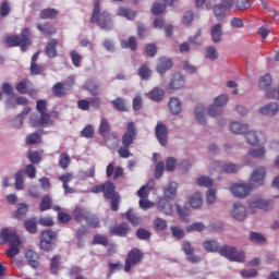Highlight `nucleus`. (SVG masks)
I'll return each mask as SVG.
<instances>
[{"instance_id": "nucleus-11", "label": "nucleus", "mask_w": 279, "mask_h": 279, "mask_svg": "<svg viewBox=\"0 0 279 279\" xmlns=\"http://www.w3.org/2000/svg\"><path fill=\"white\" fill-rule=\"evenodd\" d=\"M248 208H250V213L252 214L256 213L255 210L256 208L258 210H264L265 213H267L268 210H271V208H274V203L271 201H264L262 198H256L248 204Z\"/></svg>"}, {"instance_id": "nucleus-39", "label": "nucleus", "mask_w": 279, "mask_h": 279, "mask_svg": "<svg viewBox=\"0 0 279 279\" xmlns=\"http://www.w3.org/2000/svg\"><path fill=\"white\" fill-rule=\"evenodd\" d=\"M247 129V124L241 122H231L230 124V132H232V134H245Z\"/></svg>"}, {"instance_id": "nucleus-38", "label": "nucleus", "mask_w": 279, "mask_h": 279, "mask_svg": "<svg viewBox=\"0 0 279 279\" xmlns=\"http://www.w3.org/2000/svg\"><path fill=\"white\" fill-rule=\"evenodd\" d=\"M195 119L199 125H206V109L199 105L195 108Z\"/></svg>"}, {"instance_id": "nucleus-2", "label": "nucleus", "mask_w": 279, "mask_h": 279, "mask_svg": "<svg viewBox=\"0 0 279 279\" xmlns=\"http://www.w3.org/2000/svg\"><path fill=\"white\" fill-rule=\"evenodd\" d=\"M92 193H102L105 199H109L111 204V210L117 213L119 210V204H121V195L117 192V185L114 182L107 181L105 183L94 185L92 187Z\"/></svg>"}, {"instance_id": "nucleus-27", "label": "nucleus", "mask_w": 279, "mask_h": 279, "mask_svg": "<svg viewBox=\"0 0 279 279\" xmlns=\"http://www.w3.org/2000/svg\"><path fill=\"white\" fill-rule=\"evenodd\" d=\"M118 16H123L128 21H134L136 19V11L126 7H120L117 11Z\"/></svg>"}, {"instance_id": "nucleus-26", "label": "nucleus", "mask_w": 279, "mask_h": 279, "mask_svg": "<svg viewBox=\"0 0 279 279\" xmlns=\"http://www.w3.org/2000/svg\"><path fill=\"white\" fill-rule=\"evenodd\" d=\"M232 215L236 221H245V217H247V210L245 209V206L241 204H234Z\"/></svg>"}, {"instance_id": "nucleus-10", "label": "nucleus", "mask_w": 279, "mask_h": 279, "mask_svg": "<svg viewBox=\"0 0 279 279\" xmlns=\"http://www.w3.org/2000/svg\"><path fill=\"white\" fill-rule=\"evenodd\" d=\"M228 104V95L222 94L215 98V102L213 106L208 109L209 117H217L223 112V109L221 107L226 106Z\"/></svg>"}, {"instance_id": "nucleus-12", "label": "nucleus", "mask_w": 279, "mask_h": 279, "mask_svg": "<svg viewBox=\"0 0 279 279\" xmlns=\"http://www.w3.org/2000/svg\"><path fill=\"white\" fill-rule=\"evenodd\" d=\"M184 84H185L184 75L180 73H174L166 90L168 93H175V90H180L181 88H184Z\"/></svg>"}, {"instance_id": "nucleus-40", "label": "nucleus", "mask_w": 279, "mask_h": 279, "mask_svg": "<svg viewBox=\"0 0 279 279\" xmlns=\"http://www.w3.org/2000/svg\"><path fill=\"white\" fill-rule=\"evenodd\" d=\"M12 14V4L8 0L0 2V19H8V15Z\"/></svg>"}, {"instance_id": "nucleus-56", "label": "nucleus", "mask_w": 279, "mask_h": 279, "mask_svg": "<svg viewBox=\"0 0 279 279\" xmlns=\"http://www.w3.org/2000/svg\"><path fill=\"white\" fill-rule=\"evenodd\" d=\"M226 12H227V10L222 7L221 3L216 4L214 7V13H215L217 21H223V19L226 17Z\"/></svg>"}, {"instance_id": "nucleus-36", "label": "nucleus", "mask_w": 279, "mask_h": 279, "mask_svg": "<svg viewBox=\"0 0 279 279\" xmlns=\"http://www.w3.org/2000/svg\"><path fill=\"white\" fill-rule=\"evenodd\" d=\"M52 93L54 97H58L59 99H62V97H66V87L64 86V83H56L52 86Z\"/></svg>"}, {"instance_id": "nucleus-25", "label": "nucleus", "mask_w": 279, "mask_h": 279, "mask_svg": "<svg viewBox=\"0 0 279 279\" xmlns=\"http://www.w3.org/2000/svg\"><path fill=\"white\" fill-rule=\"evenodd\" d=\"M89 214L88 209L76 207L72 213V217L76 223H82V221H86Z\"/></svg>"}, {"instance_id": "nucleus-60", "label": "nucleus", "mask_w": 279, "mask_h": 279, "mask_svg": "<svg viewBox=\"0 0 279 279\" xmlns=\"http://www.w3.org/2000/svg\"><path fill=\"white\" fill-rule=\"evenodd\" d=\"M235 8L239 12H245V10L252 8V2H250V0H236Z\"/></svg>"}, {"instance_id": "nucleus-55", "label": "nucleus", "mask_w": 279, "mask_h": 279, "mask_svg": "<svg viewBox=\"0 0 279 279\" xmlns=\"http://www.w3.org/2000/svg\"><path fill=\"white\" fill-rule=\"evenodd\" d=\"M250 241L252 243H256L257 245H263L266 243L267 240L263 236V234H260L258 232H251Z\"/></svg>"}, {"instance_id": "nucleus-33", "label": "nucleus", "mask_w": 279, "mask_h": 279, "mask_svg": "<svg viewBox=\"0 0 279 279\" xmlns=\"http://www.w3.org/2000/svg\"><path fill=\"white\" fill-rule=\"evenodd\" d=\"M163 195L167 199H175V196L178 195V183L170 182L163 190Z\"/></svg>"}, {"instance_id": "nucleus-48", "label": "nucleus", "mask_w": 279, "mask_h": 279, "mask_svg": "<svg viewBox=\"0 0 279 279\" xmlns=\"http://www.w3.org/2000/svg\"><path fill=\"white\" fill-rule=\"evenodd\" d=\"M203 247L205 250V252H208V253H215V252H219V243H217V241H205L203 243Z\"/></svg>"}, {"instance_id": "nucleus-51", "label": "nucleus", "mask_w": 279, "mask_h": 279, "mask_svg": "<svg viewBox=\"0 0 279 279\" xmlns=\"http://www.w3.org/2000/svg\"><path fill=\"white\" fill-rule=\"evenodd\" d=\"M85 90H88L90 95L97 97L99 95V85L93 81L85 83Z\"/></svg>"}, {"instance_id": "nucleus-50", "label": "nucleus", "mask_w": 279, "mask_h": 279, "mask_svg": "<svg viewBox=\"0 0 279 279\" xmlns=\"http://www.w3.org/2000/svg\"><path fill=\"white\" fill-rule=\"evenodd\" d=\"M167 8V4L163 2H160V1H156L153 5V9H151V13L154 14V16H160V14H162V12H165Z\"/></svg>"}, {"instance_id": "nucleus-54", "label": "nucleus", "mask_w": 279, "mask_h": 279, "mask_svg": "<svg viewBox=\"0 0 279 279\" xmlns=\"http://www.w3.org/2000/svg\"><path fill=\"white\" fill-rule=\"evenodd\" d=\"M43 138L38 133H32L26 136L25 143L26 145H38V143H41Z\"/></svg>"}, {"instance_id": "nucleus-17", "label": "nucleus", "mask_w": 279, "mask_h": 279, "mask_svg": "<svg viewBox=\"0 0 279 279\" xmlns=\"http://www.w3.org/2000/svg\"><path fill=\"white\" fill-rule=\"evenodd\" d=\"M16 90L21 95H29V97H34L36 95V90L32 89V81L24 78L16 85Z\"/></svg>"}, {"instance_id": "nucleus-21", "label": "nucleus", "mask_w": 279, "mask_h": 279, "mask_svg": "<svg viewBox=\"0 0 279 279\" xmlns=\"http://www.w3.org/2000/svg\"><path fill=\"white\" fill-rule=\"evenodd\" d=\"M106 175L107 178H112L113 175V180H119V178H123V168H114V163L110 162L106 168Z\"/></svg>"}, {"instance_id": "nucleus-20", "label": "nucleus", "mask_w": 279, "mask_h": 279, "mask_svg": "<svg viewBox=\"0 0 279 279\" xmlns=\"http://www.w3.org/2000/svg\"><path fill=\"white\" fill-rule=\"evenodd\" d=\"M36 27L38 32H40V34H43L44 36H54V34H58V28H56V26H53V24L49 22L45 24L37 23Z\"/></svg>"}, {"instance_id": "nucleus-43", "label": "nucleus", "mask_w": 279, "mask_h": 279, "mask_svg": "<svg viewBox=\"0 0 279 279\" xmlns=\"http://www.w3.org/2000/svg\"><path fill=\"white\" fill-rule=\"evenodd\" d=\"M56 16H58V10H56V9H44L39 13V19H41L44 21H46V20L53 21V19H56Z\"/></svg>"}, {"instance_id": "nucleus-57", "label": "nucleus", "mask_w": 279, "mask_h": 279, "mask_svg": "<svg viewBox=\"0 0 279 279\" xmlns=\"http://www.w3.org/2000/svg\"><path fill=\"white\" fill-rule=\"evenodd\" d=\"M81 136L83 138H94L95 137V128L92 124H87L82 131Z\"/></svg>"}, {"instance_id": "nucleus-3", "label": "nucleus", "mask_w": 279, "mask_h": 279, "mask_svg": "<svg viewBox=\"0 0 279 279\" xmlns=\"http://www.w3.org/2000/svg\"><path fill=\"white\" fill-rule=\"evenodd\" d=\"M136 136H138V129H136V124H134V122H129L126 131L122 135V146L118 149L120 158H131L132 153L130 151V146L134 145Z\"/></svg>"}, {"instance_id": "nucleus-45", "label": "nucleus", "mask_w": 279, "mask_h": 279, "mask_svg": "<svg viewBox=\"0 0 279 279\" xmlns=\"http://www.w3.org/2000/svg\"><path fill=\"white\" fill-rule=\"evenodd\" d=\"M62 257L60 255H54L50 259V272L56 275L58 274V269H60V265H62Z\"/></svg>"}, {"instance_id": "nucleus-44", "label": "nucleus", "mask_w": 279, "mask_h": 279, "mask_svg": "<svg viewBox=\"0 0 279 279\" xmlns=\"http://www.w3.org/2000/svg\"><path fill=\"white\" fill-rule=\"evenodd\" d=\"M52 206H53V201L51 199V196L50 195L43 196L41 202L39 204L40 213H45V210H51Z\"/></svg>"}, {"instance_id": "nucleus-29", "label": "nucleus", "mask_w": 279, "mask_h": 279, "mask_svg": "<svg viewBox=\"0 0 279 279\" xmlns=\"http://www.w3.org/2000/svg\"><path fill=\"white\" fill-rule=\"evenodd\" d=\"M26 260L33 269H38L40 267V262L38 260V253L34 251H27L26 254Z\"/></svg>"}, {"instance_id": "nucleus-7", "label": "nucleus", "mask_w": 279, "mask_h": 279, "mask_svg": "<svg viewBox=\"0 0 279 279\" xmlns=\"http://www.w3.org/2000/svg\"><path fill=\"white\" fill-rule=\"evenodd\" d=\"M218 253L232 263H243L245 260V253L239 252L234 246L223 245Z\"/></svg>"}, {"instance_id": "nucleus-31", "label": "nucleus", "mask_w": 279, "mask_h": 279, "mask_svg": "<svg viewBox=\"0 0 279 279\" xmlns=\"http://www.w3.org/2000/svg\"><path fill=\"white\" fill-rule=\"evenodd\" d=\"M177 213L181 221H183V223H189L190 221L189 217L191 216V208H189L187 206H180V204H177Z\"/></svg>"}, {"instance_id": "nucleus-37", "label": "nucleus", "mask_w": 279, "mask_h": 279, "mask_svg": "<svg viewBox=\"0 0 279 279\" xmlns=\"http://www.w3.org/2000/svg\"><path fill=\"white\" fill-rule=\"evenodd\" d=\"M114 110H118V112H128V102L125 101V99L121 98V97H117L116 99H113L111 101Z\"/></svg>"}, {"instance_id": "nucleus-1", "label": "nucleus", "mask_w": 279, "mask_h": 279, "mask_svg": "<svg viewBox=\"0 0 279 279\" xmlns=\"http://www.w3.org/2000/svg\"><path fill=\"white\" fill-rule=\"evenodd\" d=\"M266 173L267 171L265 168H256L250 178L251 185L245 183H235L231 185V193L234 197H238V199H244V197H247V195L252 193V189H258V186H263V184H265Z\"/></svg>"}, {"instance_id": "nucleus-41", "label": "nucleus", "mask_w": 279, "mask_h": 279, "mask_svg": "<svg viewBox=\"0 0 279 279\" xmlns=\"http://www.w3.org/2000/svg\"><path fill=\"white\" fill-rule=\"evenodd\" d=\"M122 49H131V51H136L138 49V41H136L135 36L129 37L128 40L121 41Z\"/></svg>"}, {"instance_id": "nucleus-23", "label": "nucleus", "mask_w": 279, "mask_h": 279, "mask_svg": "<svg viewBox=\"0 0 279 279\" xmlns=\"http://www.w3.org/2000/svg\"><path fill=\"white\" fill-rule=\"evenodd\" d=\"M45 51L48 58H57L58 57V39L51 38L46 44Z\"/></svg>"}, {"instance_id": "nucleus-8", "label": "nucleus", "mask_w": 279, "mask_h": 279, "mask_svg": "<svg viewBox=\"0 0 279 279\" xmlns=\"http://www.w3.org/2000/svg\"><path fill=\"white\" fill-rule=\"evenodd\" d=\"M58 240V233L51 229L41 231L39 247L44 252H51L53 250V243Z\"/></svg>"}, {"instance_id": "nucleus-16", "label": "nucleus", "mask_w": 279, "mask_h": 279, "mask_svg": "<svg viewBox=\"0 0 279 279\" xmlns=\"http://www.w3.org/2000/svg\"><path fill=\"white\" fill-rule=\"evenodd\" d=\"M246 141L248 145L256 147V145H260L265 141V133L260 131H250L246 133Z\"/></svg>"}, {"instance_id": "nucleus-59", "label": "nucleus", "mask_w": 279, "mask_h": 279, "mask_svg": "<svg viewBox=\"0 0 279 279\" xmlns=\"http://www.w3.org/2000/svg\"><path fill=\"white\" fill-rule=\"evenodd\" d=\"M88 228H99V218L97 216L93 215L90 211L87 215V218L85 219Z\"/></svg>"}, {"instance_id": "nucleus-24", "label": "nucleus", "mask_w": 279, "mask_h": 279, "mask_svg": "<svg viewBox=\"0 0 279 279\" xmlns=\"http://www.w3.org/2000/svg\"><path fill=\"white\" fill-rule=\"evenodd\" d=\"M279 111V106L277 102H269L264 107L258 109L259 114H266L267 117H275V114Z\"/></svg>"}, {"instance_id": "nucleus-22", "label": "nucleus", "mask_w": 279, "mask_h": 279, "mask_svg": "<svg viewBox=\"0 0 279 279\" xmlns=\"http://www.w3.org/2000/svg\"><path fill=\"white\" fill-rule=\"evenodd\" d=\"M33 125L34 128H49V125H53L51 114L48 112L40 113V118L38 119V121H35Z\"/></svg>"}, {"instance_id": "nucleus-52", "label": "nucleus", "mask_w": 279, "mask_h": 279, "mask_svg": "<svg viewBox=\"0 0 279 279\" xmlns=\"http://www.w3.org/2000/svg\"><path fill=\"white\" fill-rule=\"evenodd\" d=\"M31 110L32 109L29 107H25L24 110L17 116V118L15 119L17 123H15L14 125L16 130H20V128H23V119H25V117L29 114Z\"/></svg>"}, {"instance_id": "nucleus-13", "label": "nucleus", "mask_w": 279, "mask_h": 279, "mask_svg": "<svg viewBox=\"0 0 279 279\" xmlns=\"http://www.w3.org/2000/svg\"><path fill=\"white\" fill-rule=\"evenodd\" d=\"M182 252L185 254L189 263L197 264L202 262V257L195 255V247L191 245V242L184 241L182 243Z\"/></svg>"}, {"instance_id": "nucleus-63", "label": "nucleus", "mask_w": 279, "mask_h": 279, "mask_svg": "<svg viewBox=\"0 0 279 279\" xmlns=\"http://www.w3.org/2000/svg\"><path fill=\"white\" fill-rule=\"evenodd\" d=\"M24 172L23 170L17 171L15 173V189L17 191H23L24 189V180H23Z\"/></svg>"}, {"instance_id": "nucleus-15", "label": "nucleus", "mask_w": 279, "mask_h": 279, "mask_svg": "<svg viewBox=\"0 0 279 279\" xmlns=\"http://www.w3.org/2000/svg\"><path fill=\"white\" fill-rule=\"evenodd\" d=\"M173 69V60L168 57H161L158 59L156 71L159 75H165L167 71H171Z\"/></svg>"}, {"instance_id": "nucleus-19", "label": "nucleus", "mask_w": 279, "mask_h": 279, "mask_svg": "<svg viewBox=\"0 0 279 279\" xmlns=\"http://www.w3.org/2000/svg\"><path fill=\"white\" fill-rule=\"evenodd\" d=\"M210 37L214 45H218V43H221V40H223V25H221V23H217L211 26Z\"/></svg>"}, {"instance_id": "nucleus-18", "label": "nucleus", "mask_w": 279, "mask_h": 279, "mask_svg": "<svg viewBox=\"0 0 279 279\" xmlns=\"http://www.w3.org/2000/svg\"><path fill=\"white\" fill-rule=\"evenodd\" d=\"M130 225L128 222H121L110 228L109 234L114 236H128L130 234Z\"/></svg>"}, {"instance_id": "nucleus-53", "label": "nucleus", "mask_w": 279, "mask_h": 279, "mask_svg": "<svg viewBox=\"0 0 279 279\" xmlns=\"http://www.w3.org/2000/svg\"><path fill=\"white\" fill-rule=\"evenodd\" d=\"M138 76L141 80H149V77H151V69H149L148 64H143L138 69Z\"/></svg>"}, {"instance_id": "nucleus-42", "label": "nucleus", "mask_w": 279, "mask_h": 279, "mask_svg": "<svg viewBox=\"0 0 279 279\" xmlns=\"http://www.w3.org/2000/svg\"><path fill=\"white\" fill-rule=\"evenodd\" d=\"M29 210V206L25 203H19L16 206V210L14 211L15 219H23L27 215Z\"/></svg>"}, {"instance_id": "nucleus-6", "label": "nucleus", "mask_w": 279, "mask_h": 279, "mask_svg": "<svg viewBox=\"0 0 279 279\" xmlns=\"http://www.w3.org/2000/svg\"><path fill=\"white\" fill-rule=\"evenodd\" d=\"M8 47H20L21 51H27V47L32 46L29 28L24 27L20 35H11L5 38Z\"/></svg>"}, {"instance_id": "nucleus-58", "label": "nucleus", "mask_w": 279, "mask_h": 279, "mask_svg": "<svg viewBox=\"0 0 279 279\" xmlns=\"http://www.w3.org/2000/svg\"><path fill=\"white\" fill-rule=\"evenodd\" d=\"M206 58L208 60H211V62H215V60H218L219 52L217 51V48L215 46H208L206 49Z\"/></svg>"}, {"instance_id": "nucleus-35", "label": "nucleus", "mask_w": 279, "mask_h": 279, "mask_svg": "<svg viewBox=\"0 0 279 279\" xmlns=\"http://www.w3.org/2000/svg\"><path fill=\"white\" fill-rule=\"evenodd\" d=\"M105 138L109 149H117V147H119V135H117V133H109Z\"/></svg>"}, {"instance_id": "nucleus-14", "label": "nucleus", "mask_w": 279, "mask_h": 279, "mask_svg": "<svg viewBox=\"0 0 279 279\" xmlns=\"http://www.w3.org/2000/svg\"><path fill=\"white\" fill-rule=\"evenodd\" d=\"M155 134L157 136L158 142L162 147H167V136L169 134V131L167 130V125H165L162 122H158L155 128Z\"/></svg>"}, {"instance_id": "nucleus-46", "label": "nucleus", "mask_w": 279, "mask_h": 279, "mask_svg": "<svg viewBox=\"0 0 279 279\" xmlns=\"http://www.w3.org/2000/svg\"><path fill=\"white\" fill-rule=\"evenodd\" d=\"M204 204V198H202L201 193H195L190 197V205L192 208H202V205Z\"/></svg>"}, {"instance_id": "nucleus-9", "label": "nucleus", "mask_w": 279, "mask_h": 279, "mask_svg": "<svg viewBox=\"0 0 279 279\" xmlns=\"http://www.w3.org/2000/svg\"><path fill=\"white\" fill-rule=\"evenodd\" d=\"M143 257L144 255H143V252H141V250L138 248L131 250L126 255L124 271L126 272L131 271L134 265H138V263L143 260Z\"/></svg>"}, {"instance_id": "nucleus-28", "label": "nucleus", "mask_w": 279, "mask_h": 279, "mask_svg": "<svg viewBox=\"0 0 279 279\" xmlns=\"http://www.w3.org/2000/svg\"><path fill=\"white\" fill-rule=\"evenodd\" d=\"M24 228L28 234H36L38 232V220L36 218L25 219Z\"/></svg>"}, {"instance_id": "nucleus-47", "label": "nucleus", "mask_w": 279, "mask_h": 279, "mask_svg": "<svg viewBox=\"0 0 279 279\" xmlns=\"http://www.w3.org/2000/svg\"><path fill=\"white\" fill-rule=\"evenodd\" d=\"M71 166V156L66 153H61L59 156V167L60 169H69Z\"/></svg>"}, {"instance_id": "nucleus-62", "label": "nucleus", "mask_w": 279, "mask_h": 279, "mask_svg": "<svg viewBox=\"0 0 279 279\" xmlns=\"http://www.w3.org/2000/svg\"><path fill=\"white\" fill-rule=\"evenodd\" d=\"M154 229L157 232H162V230H167V220L162 218H156L154 220Z\"/></svg>"}, {"instance_id": "nucleus-61", "label": "nucleus", "mask_w": 279, "mask_h": 279, "mask_svg": "<svg viewBox=\"0 0 279 279\" xmlns=\"http://www.w3.org/2000/svg\"><path fill=\"white\" fill-rule=\"evenodd\" d=\"M92 243L93 245H104L108 247V238L106 235L95 234Z\"/></svg>"}, {"instance_id": "nucleus-34", "label": "nucleus", "mask_w": 279, "mask_h": 279, "mask_svg": "<svg viewBox=\"0 0 279 279\" xmlns=\"http://www.w3.org/2000/svg\"><path fill=\"white\" fill-rule=\"evenodd\" d=\"M168 106L172 114H180V112H182V101H180L178 97H171Z\"/></svg>"}, {"instance_id": "nucleus-30", "label": "nucleus", "mask_w": 279, "mask_h": 279, "mask_svg": "<svg viewBox=\"0 0 279 279\" xmlns=\"http://www.w3.org/2000/svg\"><path fill=\"white\" fill-rule=\"evenodd\" d=\"M110 130H112V128L110 126V122L108 121V119L101 118L98 128L100 136H102V138H106L107 136H109V134H111Z\"/></svg>"}, {"instance_id": "nucleus-4", "label": "nucleus", "mask_w": 279, "mask_h": 279, "mask_svg": "<svg viewBox=\"0 0 279 279\" xmlns=\"http://www.w3.org/2000/svg\"><path fill=\"white\" fill-rule=\"evenodd\" d=\"M90 23H97L100 29H105L106 32L112 29V19L110 17V13L107 11L101 12V2L99 0H95L94 2Z\"/></svg>"}, {"instance_id": "nucleus-5", "label": "nucleus", "mask_w": 279, "mask_h": 279, "mask_svg": "<svg viewBox=\"0 0 279 279\" xmlns=\"http://www.w3.org/2000/svg\"><path fill=\"white\" fill-rule=\"evenodd\" d=\"M0 239L2 243H9V250L7 252L9 258L17 256L21 247V239L16 234V231H10L8 228H3L0 231Z\"/></svg>"}, {"instance_id": "nucleus-32", "label": "nucleus", "mask_w": 279, "mask_h": 279, "mask_svg": "<svg viewBox=\"0 0 279 279\" xmlns=\"http://www.w3.org/2000/svg\"><path fill=\"white\" fill-rule=\"evenodd\" d=\"M148 97L151 99V101L160 102L165 99V89L160 87H154L149 92Z\"/></svg>"}, {"instance_id": "nucleus-64", "label": "nucleus", "mask_w": 279, "mask_h": 279, "mask_svg": "<svg viewBox=\"0 0 279 279\" xmlns=\"http://www.w3.org/2000/svg\"><path fill=\"white\" fill-rule=\"evenodd\" d=\"M271 75L270 74H266L263 77L259 78V88L265 89V88H269V86H271Z\"/></svg>"}, {"instance_id": "nucleus-49", "label": "nucleus", "mask_w": 279, "mask_h": 279, "mask_svg": "<svg viewBox=\"0 0 279 279\" xmlns=\"http://www.w3.org/2000/svg\"><path fill=\"white\" fill-rule=\"evenodd\" d=\"M126 219L132 223V226H141V217L134 214L133 209L126 211Z\"/></svg>"}]
</instances>
